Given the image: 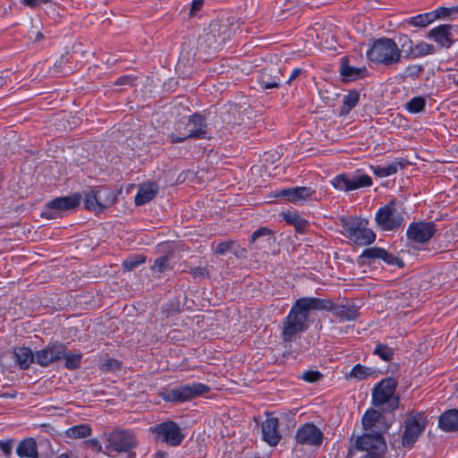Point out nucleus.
<instances>
[{
    "instance_id": "nucleus-33",
    "label": "nucleus",
    "mask_w": 458,
    "mask_h": 458,
    "mask_svg": "<svg viewBox=\"0 0 458 458\" xmlns=\"http://www.w3.org/2000/svg\"><path fill=\"white\" fill-rule=\"evenodd\" d=\"M360 100V93L357 90H351L343 98V104L340 108V114L345 115L354 108Z\"/></svg>"
},
{
    "instance_id": "nucleus-17",
    "label": "nucleus",
    "mask_w": 458,
    "mask_h": 458,
    "mask_svg": "<svg viewBox=\"0 0 458 458\" xmlns=\"http://www.w3.org/2000/svg\"><path fill=\"white\" fill-rule=\"evenodd\" d=\"M324 438L323 432L313 423L301 426L295 435V440L300 445L319 446Z\"/></svg>"
},
{
    "instance_id": "nucleus-24",
    "label": "nucleus",
    "mask_w": 458,
    "mask_h": 458,
    "mask_svg": "<svg viewBox=\"0 0 458 458\" xmlns=\"http://www.w3.org/2000/svg\"><path fill=\"white\" fill-rule=\"evenodd\" d=\"M439 428L445 432H454L458 430V410L451 409L445 411L439 417Z\"/></svg>"
},
{
    "instance_id": "nucleus-20",
    "label": "nucleus",
    "mask_w": 458,
    "mask_h": 458,
    "mask_svg": "<svg viewBox=\"0 0 458 458\" xmlns=\"http://www.w3.org/2000/svg\"><path fill=\"white\" fill-rule=\"evenodd\" d=\"M327 301L330 303V308L326 310H331L333 315L338 318L340 321L355 320L359 316V308L350 301L335 305H333L331 301Z\"/></svg>"
},
{
    "instance_id": "nucleus-46",
    "label": "nucleus",
    "mask_w": 458,
    "mask_h": 458,
    "mask_svg": "<svg viewBox=\"0 0 458 458\" xmlns=\"http://www.w3.org/2000/svg\"><path fill=\"white\" fill-rule=\"evenodd\" d=\"M234 244H235L234 241L219 242L214 247V251L216 254L224 255V254L227 253L228 251H230L233 249Z\"/></svg>"
},
{
    "instance_id": "nucleus-38",
    "label": "nucleus",
    "mask_w": 458,
    "mask_h": 458,
    "mask_svg": "<svg viewBox=\"0 0 458 458\" xmlns=\"http://www.w3.org/2000/svg\"><path fill=\"white\" fill-rule=\"evenodd\" d=\"M373 354L380 357L385 361H390L394 359V351L385 344H377Z\"/></svg>"
},
{
    "instance_id": "nucleus-18",
    "label": "nucleus",
    "mask_w": 458,
    "mask_h": 458,
    "mask_svg": "<svg viewBox=\"0 0 458 458\" xmlns=\"http://www.w3.org/2000/svg\"><path fill=\"white\" fill-rule=\"evenodd\" d=\"M453 30V25L441 24L431 29L427 38L433 39L440 47L449 48L454 42Z\"/></svg>"
},
{
    "instance_id": "nucleus-25",
    "label": "nucleus",
    "mask_w": 458,
    "mask_h": 458,
    "mask_svg": "<svg viewBox=\"0 0 458 458\" xmlns=\"http://www.w3.org/2000/svg\"><path fill=\"white\" fill-rule=\"evenodd\" d=\"M13 353L21 369H27L31 363L36 362V352L33 353L32 350L29 347H17L14 349Z\"/></svg>"
},
{
    "instance_id": "nucleus-1",
    "label": "nucleus",
    "mask_w": 458,
    "mask_h": 458,
    "mask_svg": "<svg viewBox=\"0 0 458 458\" xmlns=\"http://www.w3.org/2000/svg\"><path fill=\"white\" fill-rule=\"evenodd\" d=\"M330 308V303L324 299L302 297L293 303L283 322L282 338L292 342L295 336L308 328L307 320L311 310H323Z\"/></svg>"
},
{
    "instance_id": "nucleus-37",
    "label": "nucleus",
    "mask_w": 458,
    "mask_h": 458,
    "mask_svg": "<svg viewBox=\"0 0 458 458\" xmlns=\"http://www.w3.org/2000/svg\"><path fill=\"white\" fill-rule=\"evenodd\" d=\"M375 373V369L372 368L365 367L361 364H356L352 369L349 377L359 380L365 379Z\"/></svg>"
},
{
    "instance_id": "nucleus-53",
    "label": "nucleus",
    "mask_w": 458,
    "mask_h": 458,
    "mask_svg": "<svg viewBox=\"0 0 458 458\" xmlns=\"http://www.w3.org/2000/svg\"><path fill=\"white\" fill-rule=\"evenodd\" d=\"M203 3L204 0H193L191 3V14H194L199 12L202 7Z\"/></svg>"
},
{
    "instance_id": "nucleus-48",
    "label": "nucleus",
    "mask_w": 458,
    "mask_h": 458,
    "mask_svg": "<svg viewBox=\"0 0 458 458\" xmlns=\"http://www.w3.org/2000/svg\"><path fill=\"white\" fill-rule=\"evenodd\" d=\"M83 445L85 447H87V448L91 449L95 453H101L102 452V445L96 438H91V439L84 441L83 442Z\"/></svg>"
},
{
    "instance_id": "nucleus-50",
    "label": "nucleus",
    "mask_w": 458,
    "mask_h": 458,
    "mask_svg": "<svg viewBox=\"0 0 458 458\" xmlns=\"http://www.w3.org/2000/svg\"><path fill=\"white\" fill-rule=\"evenodd\" d=\"M55 0H21V3L30 8L38 7L41 4L53 3Z\"/></svg>"
},
{
    "instance_id": "nucleus-54",
    "label": "nucleus",
    "mask_w": 458,
    "mask_h": 458,
    "mask_svg": "<svg viewBox=\"0 0 458 458\" xmlns=\"http://www.w3.org/2000/svg\"><path fill=\"white\" fill-rule=\"evenodd\" d=\"M303 70L301 69V68H295L292 71L288 80H287V83H291L293 81H294L295 79H297L301 73H302Z\"/></svg>"
},
{
    "instance_id": "nucleus-57",
    "label": "nucleus",
    "mask_w": 458,
    "mask_h": 458,
    "mask_svg": "<svg viewBox=\"0 0 458 458\" xmlns=\"http://www.w3.org/2000/svg\"><path fill=\"white\" fill-rule=\"evenodd\" d=\"M55 458H75L72 451H67L57 455Z\"/></svg>"
},
{
    "instance_id": "nucleus-42",
    "label": "nucleus",
    "mask_w": 458,
    "mask_h": 458,
    "mask_svg": "<svg viewBox=\"0 0 458 458\" xmlns=\"http://www.w3.org/2000/svg\"><path fill=\"white\" fill-rule=\"evenodd\" d=\"M146 261V257L140 254L134 257L129 258L123 262V267L125 271H131L135 269L140 264Z\"/></svg>"
},
{
    "instance_id": "nucleus-7",
    "label": "nucleus",
    "mask_w": 458,
    "mask_h": 458,
    "mask_svg": "<svg viewBox=\"0 0 458 458\" xmlns=\"http://www.w3.org/2000/svg\"><path fill=\"white\" fill-rule=\"evenodd\" d=\"M209 391L210 387L202 383H193L168 389L162 394V396L165 402L184 403L206 394Z\"/></svg>"
},
{
    "instance_id": "nucleus-45",
    "label": "nucleus",
    "mask_w": 458,
    "mask_h": 458,
    "mask_svg": "<svg viewBox=\"0 0 458 458\" xmlns=\"http://www.w3.org/2000/svg\"><path fill=\"white\" fill-rule=\"evenodd\" d=\"M423 69V65L421 64H410L405 68L403 76L404 78L410 77L416 79L422 72Z\"/></svg>"
},
{
    "instance_id": "nucleus-31",
    "label": "nucleus",
    "mask_w": 458,
    "mask_h": 458,
    "mask_svg": "<svg viewBox=\"0 0 458 458\" xmlns=\"http://www.w3.org/2000/svg\"><path fill=\"white\" fill-rule=\"evenodd\" d=\"M92 434V428L89 424H80L67 428L64 435L68 438L81 439L86 438Z\"/></svg>"
},
{
    "instance_id": "nucleus-30",
    "label": "nucleus",
    "mask_w": 458,
    "mask_h": 458,
    "mask_svg": "<svg viewBox=\"0 0 458 458\" xmlns=\"http://www.w3.org/2000/svg\"><path fill=\"white\" fill-rule=\"evenodd\" d=\"M273 232L267 227H260L254 231L250 236V242L255 244L256 249H262L265 242L269 241Z\"/></svg>"
},
{
    "instance_id": "nucleus-13",
    "label": "nucleus",
    "mask_w": 458,
    "mask_h": 458,
    "mask_svg": "<svg viewBox=\"0 0 458 458\" xmlns=\"http://www.w3.org/2000/svg\"><path fill=\"white\" fill-rule=\"evenodd\" d=\"M361 425L364 430L362 435H380L381 437H384L391 426L383 412L373 408L366 411L361 418Z\"/></svg>"
},
{
    "instance_id": "nucleus-16",
    "label": "nucleus",
    "mask_w": 458,
    "mask_h": 458,
    "mask_svg": "<svg viewBox=\"0 0 458 458\" xmlns=\"http://www.w3.org/2000/svg\"><path fill=\"white\" fill-rule=\"evenodd\" d=\"M436 232L433 222H413L406 231L407 238L417 243H423L430 240Z\"/></svg>"
},
{
    "instance_id": "nucleus-55",
    "label": "nucleus",
    "mask_w": 458,
    "mask_h": 458,
    "mask_svg": "<svg viewBox=\"0 0 458 458\" xmlns=\"http://www.w3.org/2000/svg\"><path fill=\"white\" fill-rule=\"evenodd\" d=\"M214 27H215V24L212 23L211 24V32L207 35V40L210 41V46L212 47H214Z\"/></svg>"
},
{
    "instance_id": "nucleus-21",
    "label": "nucleus",
    "mask_w": 458,
    "mask_h": 458,
    "mask_svg": "<svg viewBox=\"0 0 458 458\" xmlns=\"http://www.w3.org/2000/svg\"><path fill=\"white\" fill-rule=\"evenodd\" d=\"M361 258L368 259H379L384 260L386 264L390 266H396L398 267H403L404 266V263L401 259L387 252L385 249L377 247L369 248L363 250Z\"/></svg>"
},
{
    "instance_id": "nucleus-32",
    "label": "nucleus",
    "mask_w": 458,
    "mask_h": 458,
    "mask_svg": "<svg viewBox=\"0 0 458 458\" xmlns=\"http://www.w3.org/2000/svg\"><path fill=\"white\" fill-rule=\"evenodd\" d=\"M436 53V47L427 42H419L418 44L411 46L409 49L408 55L412 58H419Z\"/></svg>"
},
{
    "instance_id": "nucleus-5",
    "label": "nucleus",
    "mask_w": 458,
    "mask_h": 458,
    "mask_svg": "<svg viewBox=\"0 0 458 458\" xmlns=\"http://www.w3.org/2000/svg\"><path fill=\"white\" fill-rule=\"evenodd\" d=\"M347 458L354 455V450L365 452L362 458H390L387 456V444L380 435H360L351 438Z\"/></svg>"
},
{
    "instance_id": "nucleus-35",
    "label": "nucleus",
    "mask_w": 458,
    "mask_h": 458,
    "mask_svg": "<svg viewBox=\"0 0 458 458\" xmlns=\"http://www.w3.org/2000/svg\"><path fill=\"white\" fill-rule=\"evenodd\" d=\"M367 72V69L365 67H354L347 64L344 60L342 62L340 67V73L350 80H356L363 77V75Z\"/></svg>"
},
{
    "instance_id": "nucleus-10",
    "label": "nucleus",
    "mask_w": 458,
    "mask_h": 458,
    "mask_svg": "<svg viewBox=\"0 0 458 458\" xmlns=\"http://www.w3.org/2000/svg\"><path fill=\"white\" fill-rule=\"evenodd\" d=\"M150 431L158 441L173 447L180 445L185 437L179 425L172 420H166L151 427Z\"/></svg>"
},
{
    "instance_id": "nucleus-14",
    "label": "nucleus",
    "mask_w": 458,
    "mask_h": 458,
    "mask_svg": "<svg viewBox=\"0 0 458 458\" xmlns=\"http://www.w3.org/2000/svg\"><path fill=\"white\" fill-rule=\"evenodd\" d=\"M81 199V196L79 193L55 198L47 203L45 210L42 212V216L48 219L56 218L60 216L63 212L72 210L78 207Z\"/></svg>"
},
{
    "instance_id": "nucleus-26",
    "label": "nucleus",
    "mask_w": 458,
    "mask_h": 458,
    "mask_svg": "<svg viewBox=\"0 0 458 458\" xmlns=\"http://www.w3.org/2000/svg\"><path fill=\"white\" fill-rule=\"evenodd\" d=\"M16 453L21 458H38L37 443L31 437L22 440L18 445Z\"/></svg>"
},
{
    "instance_id": "nucleus-29",
    "label": "nucleus",
    "mask_w": 458,
    "mask_h": 458,
    "mask_svg": "<svg viewBox=\"0 0 458 458\" xmlns=\"http://www.w3.org/2000/svg\"><path fill=\"white\" fill-rule=\"evenodd\" d=\"M276 74L273 75L271 72H268L267 70H264L259 78V83L260 87L264 89H269L274 88H278L281 83L280 80V71L276 70Z\"/></svg>"
},
{
    "instance_id": "nucleus-12",
    "label": "nucleus",
    "mask_w": 458,
    "mask_h": 458,
    "mask_svg": "<svg viewBox=\"0 0 458 458\" xmlns=\"http://www.w3.org/2000/svg\"><path fill=\"white\" fill-rule=\"evenodd\" d=\"M426 424L427 420L423 413L408 414L404 420V430L402 436L403 445L404 447L412 446L425 430Z\"/></svg>"
},
{
    "instance_id": "nucleus-40",
    "label": "nucleus",
    "mask_w": 458,
    "mask_h": 458,
    "mask_svg": "<svg viewBox=\"0 0 458 458\" xmlns=\"http://www.w3.org/2000/svg\"><path fill=\"white\" fill-rule=\"evenodd\" d=\"M84 207L86 209L92 210L96 213H99V212L103 211L102 208L99 206L98 197L95 194L94 191H91L90 192L86 194L85 200H84Z\"/></svg>"
},
{
    "instance_id": "nucleus-9",
    "label": "nucleus",
    "mask_w": 458,
    "mask_h": 458,
    "mask_svg": "<svg viewBox=\"0 0 458 458\" xmlns=\"http://www.w3.org/2000/svg\"><path fill=\"white\" fill-rule=\"evenodd\" d=\"M396 206L397 201L392 199L377 211L375 220L380 229L392 231L401 226L403 222V216L398 211Z\"/></svg>"
},
{
    "instance_id": "nucleus-27",
    "label": "nucleus",
    "mask_w": 458,
    "mask_h": 458,
    "mask_svg": "<svg viewBox=\"0 0 458 458\" xmlns=\"http://www.w3.org/2000/svg\"><path fill=\"white\" fill-rule=\"evenodd\" d=\"M157 194V186L154 183L143 184L135 197L137 206L144 205L152 200Z\"/></svg>"
},
{
    "instance_id": "nucleus-49",
    "label": "nucleus",
    "mask_w": 458,
    "mask_h": 458,
    "mask_svg": "<svg viewBox=\"0 0 458 458\" xmlns=\"http://www.w3.org/2000/svg\"><path fill=\"white\" fill-rule=\"evenodd\" d=\"M451 13H452V9L445 8V7H439V8H437L436 10L430 12V13H432L434 15V17H433L434 21L437 19L450 15Z\"/></svg>"
},
{
    "instance_id": "nucleus-47",
    "label": "nucleus",
    "mask_w": 458,
    "mask_h": 458,
    "mask_svg": "<svg viewBox=\"0 0 458 458\" xmlns=\"http://www.w3.org/2000/svg\"><path fill=\"white\" fill-rule=\"evenodd\" d=\"M322 374L316 370H308L303 372L301 378L309 383L318 382L321 377Z\"/></svg>"
},
{
    "instance_id": "nucleus-22",
    "label": "nucleus",
    "mask_w": 458,
    "mask_h": 458,
    "mask_svg": "<svg viewBox=\"0 0 458 458\" xmlns=\"http://www.w3.org/2000/svg\"><path fill=\"white\" fill-rule=\"evenodd\" d=\"M278 426L279 420L276 417L267 418L261 424L263 439L271 446H276L281 440Z\"/></svg>"
},
{
    "instance_id": "nucleus-52",
    "label": "nucleus",
    "mask_w": 458,
    "mask_h": 458,
    "mask_svg": "<svg viewBox=\"0 0 458 458\" xmlns=\"http://www.w3.org/2000/svg\"><path fill=\"white\" fill-rule=\"evenodd\" d=\"M191 274L194 278L208 276V271L202 267H196L191 269Z\"/></svg>"
},
{
    "instance_id": "nucleus-56",
    "label": "nucleus",
    "mask_w": 458,
    "mask_h": 458,
    "mask_svg": "<svg viewBox=\"0 0 458 458\" xmlns=\"http://www.w3.org/2000/svg\"><path fill=\"white\" fill-rule=\"evenodd\" d=\"M0 447H1L2 451L7 455L10 454L12 452V448H11L10 445L7 443H3Z\"/></svg>"
},
{
    "instance_id": "nucleus-3",
    "label": "nucleus",
    "mask_w": 458,
    "mask_h": 458,
    "mask_svg": "<svg viewBox=\"0 0 458 458\" xmlns=\"http://www.w3.org/2000/svg\"><path fill=\"white\" fill-rule=\"evenodd\" d=\"M366 55L369 61L385 66L398 64L403 57L397 44L389 38H380L374 40Z\"/></svg>"
},
{
    "instance_id": "nucleus-43",
    "label": "nucleus",
    "mask_w": 458,
    "mask_h": 458,
    "mask_svg": "<svg viewBox=\"0 0 458 458\" xmlns=\"http://www.w3.org/2000/svg\"><path fill=\"white\" fill-rule=\"evenodd\" d=\"M65 360V367L69 369H74L80 367L82 354L79 353H67L64 356Z\"/></svg>"
},
{
    "instance_id": "nucleus-41",
    "label": "nucleus",
    "mask_w": 458,
    "mask_h": 458,
    "mask_svg": "<svg viewBox=\"0 0 458 458\" xmlns=\"http://www.w3.org/2000/svg\"><path fill=\"white\" fill-rule=\"evenodd\" d=\"M426 100L423 97H415L406 103V109L411 114H417L425 109Z\"/></svg>"
},
{
    "instance_id": "nucleus-11",
    "label": "nucleus",
    "mask_w": 458,
    "mask_h": 458,
    "mask_svg": "<svg viewBox=\"0 0 458 458\" xmlns=\"http://www.w3.org/2000/svg\"><path fill=\"white\" fill-rule=\"evenodd\" d=\"M135 434L130 429H115L107 436V451L127 453L137 446Z\"/></svg>"
},
{
    "instance_id": "nucleus-23",
    "label": "nucleus",
    "mask_w": 458,
    "mask_h": 458,
    "mask_svg": "<svg viewBox=\"0 0 458 458\" xmlns=\"http://www.w3.org/2000/svg\"><path fill=\"white\" fill-rule=\"evenodd\" d=\"M408 164L409 162L404 158H395L385 166L370 165V169L376 176L384 178L397 174L398 171L404 169Z\"/></svg>"
},
{
    "instance_id": "nucleus-8",
    "label": "nucleus",
    "mask_w": 458,
    "mask_h": 458,
    "mask_svg": "<svg viewBox=\"0 0 458 458\" xmlns=\"http://www.w3.org/2000/svg\"><path fill=\"white\" fill-rule=\"evenodd\" d=\"M372 183V178L360 170H356L353 174L343 173L331 180L332 186L341 191H352L370 187Z\"/></svg>"
},
{
    "instance_id": "nucleus-19",
    "label": "nucleus",
    "mask_w": 458,
    "mask_h": 458,
    "mask_svg": "<svg viewBox=\"0 0 458 458\" xmlns=\"http://www.w3.org/2000/svg\"><path fill=\"white\" fill-rule=\"evenodd\" d=\"M315 193L311 187H292L279 191L276 197L284 198L293 204H302Z\"/></svg>"
},
{
    "instance_id": "nucleus-51",
    "label": "nucleus",
    "mask_w": 458,
    "mask_h": 458,
    "mask_svg": "<svg viewBox=\"0 0 458 458\" xmlns=\"http://www.w3.org/2000/svg\"><path fill=\"white\" fill-rule=\"evenodd\" d=\"M134 81H135V78L131 75H123L116 80L115 84L116 85H133Z\"/></svg>"
},
{
    "instance_id": "nucleus-4",
    "label": "nucleus",
    "mask_w": 458,
    "mask_h": 458,
    "mask_svg": "<svg viewBox=\"0 0 458 458\" xmlns=\"http://www.w3.org/2000/svg\"><path fill=\"white\" fill-rule=\"evenodd\" d=\"M398 382L387 377L378 382L372 389V404L383 412H392L399 406L400 398L395 394Z\"/></svg>"
},
{
    "instance_id": "nucleus-36",
    "label": "nucleus",
    "mask_w": 458,
    "mask_h": 458,
    "mask_svg": "<svg viewBox=\"0 0 458 458\" xmlns=\"http://www.w3.org/2000/svg\"><path fill=\"white\" fill-rule=\"evenodd\" d=\"M95 194L98 197L99 206L104 210L107 207L111 206L114 202V196L113 191L108 188H99L94 191Z\"/></svg>"
},
{
    "instance_id": "nucleus-2",
    "label": "nucleus",
    "mask_w": 458,
    "mask_h": 458,
    "mask_svg": "<svg viewBox=\"0 0 458 458\" xmlns=\"http://www.w3.org/2000/svg\"><path fill=\"white\" fill-rule=\"evenodd\" d=\"M206 118L200 114L194 113L178 121L175 123L174 132L168 138L172 143L183 142L188 139H206L208 138Z\"/></svg>"
},
{
    "instance_id": "nucleus-44",
    "label": "nucleus",
    "mask_w": 458,
    "mask_h": 458,
    "mask_svg": "<svg viewBox=\"0 0 458 458\" xmlns=\"http://www.w3.org/2000/svg\"><path fill=\"white\" fill-rule=\"evenodd\" d=\"M99 369L105 372L116 371L121 369V362L115 359L108 358L100 364Z\"/></svg>"
},
{
    "instance_id": "nucleus-6",
    "label": "nucleus",
    "mask_w": 458,
    "mask_h": 458,
    "mask_svg": "<svg viewBox=\"0 0 458 458\" xmlns=\"http://www.w3.org/2000/svg\"><path fill=\"white\" fill-rule=\"evenodd\" d=\"M341 224L345 232L344 235L357 245H369L376 239L375 233L371 229L367 228L363 225V220L359 217H344L341 219Z\"/></svg>"
},
{
    "instance_id": "nucleus-28",
    "label": "nucleus",
    "mask_w": 458,
    "mask_h": 458,
    "mask_svg": "<svg viewBox=\"0 0 458 458\" xmlns=\"http://www.w3.org/2000/svg\"><path fill=\"white\" fill-rule=\"evenodd\" d=\"M284 220L295 227L298 233H304L309 227V222L301 216L296 211H288L283 213Z\"/></svg>"
},
{
    "instance_id": "nucleus-34",
    "label": "nucleus",
    "mask_w": 458,
    "mask_h": 458,
    "mask_svg": "<svg viewBox=\"0 0 458 458\" xmlns=\"http://www.w3.org/2000/svg\"><path fill=\"white\" fill-rule=\"evenodd\" d=\"M433 17L434 15L428 12L410 17L404 22L409 26L423 29L434 22Z\"/></svg>"
},
{
    "instance_id": "nucleus-39",
    "label": "nucleus",
    "mask_w": 458,
    "mask_h": 458,
    "mask_svg": "<svg viewBox=\"0 0 458 458\" xmlns=\"http://www.w3.org/2000/svg\"><path fill=\"white\" fill-rule=\"evenodd\" d=\"M172 266L170 264V258L167 255L161 256L157 258L154 260V263L151 267V269L155 273H164L166 270L172 269Z\"/></svg>"
},
{
    "instance_id": "nucleus-15",
    "label": "nucleus",
    "mask_w": 458,
    "mask_h": 458,
    "mask_svg": "<svg viewBox=\"0 0 458 458\" xmlns=\"http://www.w3.org/2000/svg\"><path fill=\"white\" fill-rule=\"evenodd\" d=\"M65 349V344L62 343H51L46 348L36 352V363L41 367H47L51 363L64 359Z\"/></svg>"
}]
</instances>
